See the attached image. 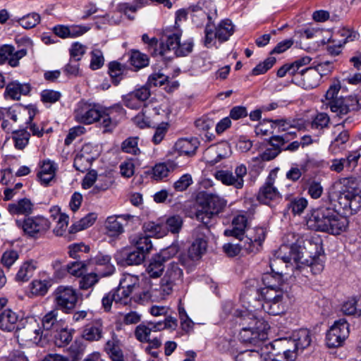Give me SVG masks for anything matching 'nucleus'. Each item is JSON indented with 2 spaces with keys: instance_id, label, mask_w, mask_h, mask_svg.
<instances>
[{
  "instance_id": "obj_32",
  "label": "nucleus",
  "mask_w": 361,
  "mask_h": 361,
  "mask_svg": "<svg viewBox=\"0 0 361 361\" xmlns=\"http://www.w3.org/2000/svg\"><path fill=\"white\" fill-rule=\"evenodd\" d=\"M298 74L301 77L302 85L305 89H313L319 85L321 78L317 70L313 68L302 70Z\"/></svg>"
},
{
  "instance_id": "obj_47",
  "label": "nucleus",
  "mask_w": 361,
  "mask_h": 361,
  "mask_svg": "<svg viewBox=\"0 0 361 361\" xmlns=\"http://www.w3.org/2000/svg\"><path fill=\"white\" fill-rule=\"evenodd\" d=\"M74 330L62 328L59 331L56 329L54 343L58 347H63L68 345L73 339Z\"/></svg>"
},
{
  "instance_id": "obj_30",
  "label": "nucleus",
  "mask_w": 361,
  "mask_h": 361,
  "mask_svg": "<svg viewBox=\"0 0 361 361\" xmlns=\"http://www.w3.org/2000/svg\"><path fill=\"white\" fill-rule=\"evenodd\" d=\"M267 337L266 331H259L257 329H241L239 334L240 340L246 343L257 344Z\"/></svg>"
},
{
  "instance_id": "obj_3",
  "label": "nucleus",
  "mask_w": 361,
  "mask_h": 361,
  "mask_svg": "<svg viewBox=\"0 0 361 361\" xmlns=\"http://www.w3.org/2000/svg\"><path fill=\"white\" fill-rule=\"evenodd\" d=\"M272 279L271 274H265L262 278L265 287L258 290V293L261 309L269 314L277 315L283 312V300L288 295L279 283H271Z\"/></svg>"
},
{
  "instance_id": "obj_29",
  "label": "nucleus",
  "mask_w": 361,
  "mask_h": 361,
  "mask_svg": "<svg viewBox=\"0 0 361 361\" xmlns=\"http://www.w3.org/2000/svg\"><path fill=\"white\" fill-rule=\"evenodd\" d=\"M37 269V262L32 259L27 260L21 264L16 274L15 280L17 282L25 283L31 279Z\"/></svg>"
},
{
  "instance_id": "obj_18",
  "label": "nucleus",
  "mask_w": 361,
  "mask_h": 361,
  "mask_svg": "<svg viewBox=\"0 0 361 361\" xmlns=\"http://www.w3.org/2000/svg\"><path fill=\"white\" fill-rule=\"evenodd\" d=\"M22 322L23 316L11 309H6L0 313V329L4 331H17L18 324H21Z\"/></svg>"
},
{
  "instance_id": "obj_35",
  "label": "nucleus",
  "mask_w": 361,
  "mask_h": 361,
  "mask_svg": "<svg viewBox=\"0 0 361 361\" xmlns=\"http://www.w3.org/2000/svg\"><path fill=\"white\" fill-rule=\"evenodd\" d=\"M202 209L196 212V218L198 221L202 223V225L199 226L195 229V233L207 234L209 232L207 225L210 222L211 218L214 214H210L211 210L209 209L204 204L201 203Z\"/></svg>"
},
{
  "instance_id": "obj_28",
  "label": "nucleus",
  "mask_w": 361,
  "mask_h": 361,
  "mask_svg": "<svg viewBox=\"0 0 361 361\" xmlns=\"http://www.w3.org/2000/svg\"><path fill=\"white\" fill-rule=\"evenodd\" d=\"M53 285L52 279H36L29 284L30 293L32 296H44Z\"/></svg>"
},
{
  "instance_id": "obj_54",
  "label": "nucleus",
  "mask_w": 361,
  "mask_h": 361,
  "mask_svg": "<svg viewBox=\"0 0 361 361\" xmlns=\"http://www.w3.org/2000/svg\"><path fill=\"white\" fill-rule=\"evenodd\" d=\"M119 285L121 288L130 290V293H132L139 286V278L130 274H123L120 280Z\"/></svg>"
},
{
  "instance_id": "obj_46",
  "label": "nucleus",
  "mask_w": 361,
  "mask_h": 361,
  "mask_svg": "<svg viewBox=\"0 0 361 361\" xmlns=\"http://www.w3.org/2000/svg\"><path fill=\"white\" fill-rule=\"evenodd\" d=\"M101 274L96 273L85 274L78 281V286L80 290H88L93 288L99 281Z\"/></svg>"
},
{
  "instance_id": "obj_41",
  "label": "nucleus",
  "mask_w": 361,
  "mask_h": 361,
  "mask_svg": "<svg viewBox=\"0 0 361 361\" xmlns=\"http://www.w3.org/2000/svg\"><path fill=\"white\" fill-rule=\"evenodd\" d=\"M128 61L135 71H138L149 65V59L147 54L138 50H132L130 52Z\"/></svg>"
},
{
  "instance_id": "obj_7",
  "label": "nucleus",
  "mask_w": 361,
  "mask_h": 361,
  "mask_svg": "<svg viewBox=\"0 0 361 361\" xmlns=\"http://www.w3.org/2000/svg\"><path fill=\"white\" fill-rule=\"evenodd\" d=\"M234 31L235 26L229 19L222 20L214 30L207 25L204 29V45L207 48H212L216 46V40L220 43L225 42L229 39Z\"/></svg>"
},
{
  "instance_id": "obj_36",
  "label": "nucleus",
  "mask_w": 361,
  "mask_h": 361,
  "mask_svg": "<svg viewBox=\"0 0 361 361\" xmlns=\"http://www.w3.org/2000/svg\"><path fill=\"white\" fill-rule=\"evenodd\" d=\"M164 262L165 256L164 255V253L153 257L146 268V271L149 276L151 278L159 277L162 274L165 268L164 264Z\"/></svg>"
},
{
  "instance_id": "obj_45",
  "label": "nucleus",
  "mask_w": 361,
  "mask_h": 361,
  "mask_svg": "<svg viewBox=\"0 0 361 361\" xmlns=\"http://www.w3.org/2000/svg\"><path fill=\"white\" fill-rule=\"evenodd\" d=\"M93 260L95 264L106 267V271L104 273H101V276L105 277L114 274L115 267L111 264V257L110 255L99 252L94 257Z\"/></svg>"
},
{
  "instance_id": "obj_48",
  "label": "nucleus",
  "mask_w": 361,
  "mask_h": 361,
  "mask_svg": "<svg viewBox=\"0 0 361 361\" xmlns=\"http://www.w3.org/2000/svg\"><path fill=\"white\" fill-rule=\"evenodd\" d=\"M114 297L115 298V304L118 305H126L131 301L130 290L121 288L120 285L111 290Z\"/></svg>"
},
{
  "instance_id": "obj_64",
  "label": "nucleus",
  "mask_w": 361,
  "mask_h": 361,
  "mask_svg": "<svg viewBox=\"0 0 361 361\" xmlns=\"http://www.w3.org/2000/svg\"><path fill=\"white\" fill-rule=\"evenodd\" d=\"M150 332L145 323L137 325L135 329V336L141 343L149 341Z\"/></svg>"
},
{
  "instance_id": "obj_23",
  "label": "nucleus",
  "mask_w": 361,
  "mask_h": 361,
  "mask_svg": "<svg viewBox=\"0 0 361 361\" xmlns=\"http://www.w3.org/2000/svg\"><path fill=\"white\" fill-rule=\"evenodd\" d=\"M247 226V219L245 215L239 214L235 216L232 221V228L226 229L224 234L226 236H234L242 240Z\"/></svg>"
},
{
  "instance_id": "obj_43",
  "label": "nucleus",
  "mask_w": 361,
  "mask_h": 361,
  "mask_svg": "<svg viewBox=\"0 0 361 361\" xmlns=\"http://www.w3.org/2000/svg\"><path fill=\"white\" fill-rule=\"evenodd\" d=\"M59 310H60L54 307L51 310L49 311L44 315L42 319V325L43 329L51 330L57 329L60 322L58 319Z\"/></svg>"
},
{
  "instance_id": "obj_25",
  "label": "nucleus",
  "mask_w": 361,
  "mask_h": 361,
  "mask_svg": "<svg viewBox=\"0 0 361 361\" xmlns=\"http://www.w3.org/2000/svg\"><path fill=\"white\" fill-rule=\"evenodd\" d=\"M7 209L12 215L28 216L33 212L34 204L30 199L23 198L17 202L9 204Z\"/></svg>"
},
{
  "instance_id": "obj_42",
  "label": "nucleus",
  "mask_w": 361,
  "mask_h": 361,
  "mask_svg": "<svg viewBox=\"0 0 361 361\" xmlns=\"http://www.w3.org/2000/svg\"><path fill=\"white\" fill-rule=\"evenodd\" d=\"M256 235L247 238V243H245L244 247L249 252H254L258 250V247L265 239V231L263 228H257L255 230Z\"/></svg>"
},
{
  "instance_id": "obj_57",
  "label": "nucleus",
  "mask_w": 361,
  "mask_h": 361,
  "mask_svg": "<svg viewBox=\"0 0 361 361\" xmlns=\"http://www.w3.org/2000/svg\"><path fill=\"white\" fill-rule=\"evenodd\" d=\"M308 201L305 197H296L292 200L289 204L288 208L293 214H300L307 208Z\"/></svg>"
},
{
  "instance_id": "obj_61",
  "label": "nucleus",
  "mask_w": 361,
  "mask_h": 361,
  "mask_svg": "<svg viewBox=\"0 0 361 361\" xmlns=\"http://www.w3.org/2000/svg\"><path fill=\"white\" fill-rule=\"evenodd\" d=\"M122 101L126 107L132 109H138L143 105L133 92L123 95L122 97Z\"/></svg>"
},
{
  "instance_id": "obj_40",
  "label": "nucleus",
  "mask_w": 361,
  "mask_h": 361,
  "mask_svg": "<svg viewBox=\"0 0 361 361\" xmlns=\"http://www.w3.org/2000/svg\"><path fill=\"white\" fill-rule=\"evenodd\" d=\"M288 262H284L281 257H278V253L276 252L275 257L270 260V268L272 273H274L276 276L272 275L273 279L271 280L272 284H280V287H282V272L281 266Z\"/></svg>"
},
{
  "instance_id": "obj_62",
  "label": "nucleus",
  "mask_w": 361,
  "mask_h": 361,
  "mask_svg": "<svg viewBox=\"0 0 361 361\" xmlns=\"http://www.w3.org/2000/svg\"><path fill=\"white\" fill-rule=\"evenodd\" d=\"M275 63L276 59L274 57H269L262 63H259L256 67H255L252 71V74L253 75L264 74L270 69Z\"/></svg>"
},
{
  "instance_id": "obj_9",
  "label": "nucleus",
  "mask_w": 361,
  "mask_h": 361,
  "mask_svg": "<svg viewBox=\"0 0 361 361\" xmlns=\"http://www.w3.org/2000/svg\"><path fill=\"white\" fill-rule=\"evenodd\" d=\"M78 298L77 291L72 286H59L53 292L55 307L66 314L75 307Z\"/></svg>"
},
{
  "instance_id": "obj_26",
  "label": "nucleus",
  "mask_w": 361,
  "mask_h": 361,
  "mask_svg": "<svg viewBox=\"0 0 361 361\" xmlns=\"http://www.w3.org/2000/svg\"><path fill=\"white\" fill-rule=\"evenodd\" d=\"M199 142L197 138H180L175 144V149L180 155L192 156L195 154Z\"/></svg>"
},
{
  "instance_id": "obj_20",
  "label": "nucleus",
  "mask_w": 361,
  "mask_h": 361,
  "mask_svg": "<svg viewBox=\"0 0 361 361\" xmlns=\"http://www.w3.org/2000/svg\"><path fill=\"white\" fill-rule=\"evenodd\" d=\"M31 90L29 83H21L18 80L9 82L4 92V97L12 100H19L22 95H27Z\"/></svg>"
},
{
  "instance_id": "obj_13",
  "label": "nucleus",
  "mask_w": 361,
  "mask_h": 361,
  "mask_svg": "<svg viewBox=\"0 0 361 361\" xmlns=\"http://www.w3.org/2000/svg\"><path fill=\"white\" fill-rule=\"evenodd\" d=\"M349 335V326L345 319L336 321L327 331L326 343L329 348L341 346Z\"/></svg>"
},
{
  "instance_id": "obj_10",
  "label": "nucleus",
  "mask_w": 361,
  "mask_h": 361,
  "mask_svg": "<svg viewBox=\"0 0 361 361\" xmlns=\"http://www.w3.org/2000/svg\"><path fill=\"white\" fill-rule=\"evenodd\" d=\"M247 171L245 165L240 164L235 169V175L229 170H218L215 172L214 177L224 185L233 186L239 190L244 186V177L246 176Z\"/></svg>"
},
{
  "instance_id": "obj_27",
  "label": "nucleus",
  "mask_w": 361,
  "mask_h": 361,
  "mask_svg": "<svg viewBox=\"0 0 361 361\" xmlns=\"http://www.w3.org/2000/svg\"><path fill=\"white\" fill-rule=\"evenodd\" d=\"M129 240L137 250L145 255H147L152 249V243L150 237L145 232L131 235L129 238Z\"/></svg>"
},
{
  "instance_id": "obj_53",
  "label": "nucleus",
  "mask_w": 361,
  "mask_h": 361,
  "mask_svg": "<svg viewBox=\"0 0 361 361\" xmlns=\"http://www.w3.org/2000/svg\"><path fill=\"white\" fill-rule=\"evenodd\" d=\"M40 16L37 13H31L17 20L20 26L25 29L35 27L40 23Z\"/></svg>"
},
{
  "instance_id": "obj_51",
  "label": "nucleus",
  "mask_w": 361,
  "mask_h": 361,
  "mask_svg": "<svg viewBox=\"0 0 361 361\" xmlns=\"http://www.w3.org/2000/svg\"><path fill=\"white\" fill-rule=\"evenodd\" d=\"M121 150L125 153L132 154L134 155L140 154L141 151L138 147V137H130L126 139L121 143Z\"/></svg>"
},
{
  "instance_id": "obj_60",
  "label": "nucleus",
  "mask_w": 361,
  "mask_h": 361,
  "mask_svg": "<svg viewBox=\"0 0 361 361\" xmlns=\"http://www.w3.org/2000/svg\"><path fill=\"white\" fill-rule=\"evenodd\" d=\"M116 10L120 13L126 15L129 19H135L134 16H131L132 13H135L139 8L133 1L132 4L130 3H121L118 4Z\"/></svg>"
},
{
  "instance_id": "obj_33",
  "label": "nucleus",
  "mask_w": 361,
  "mask_h": 361,
  "mask_svg": "<svg viewBox=\"0 0 361 361\" xmlns=\"http://www.w3.org/2000/svg\"><path fill=\"white\" fill-rule=\"evenodd\" d=\"M341 35L345 38L338 42V44L329 45L327 47L328 52L334 56L338 55L341 51L342 46L347 42H352L359 37V34L353 30L349 29H343L341 31Z\"/></svg>"
},
{
  "instance_id": "obj_59",
  "label": "nucleus",
  "mask_w": 361,
  "mask_h": 361,
  "mask_svg": "<svg viewBox=\"0 0 361 361\" xmlns=\"http://www.w3.org/2000/svg\"><path fill=\"white\" fill-rule=\"evenodd\" d=\"M277 341L285 348V350H287L290 357L295 360L298 357L299 350L293 338L291 337L289 338H283L277 339Z\"/></svg>"
},
{
  "instance_id": "obj_34",
  "label": "nucleus",
  "mask_w": 361,
  "mask_h": 361,
  "mask_svg": "<svg viewBox=\"0 0 361 361\" xmlns=\"http://www.w3.org/2000/svg\"><path fill=\"white\" fill-rule=\"evenodd\" d=\"M103 324L101 320H96L85 326L82 337L90 341H98L102 337Z\"/></svg>"
},
{
  "instance_id": "obj_55",
  "label": "nucleus",
  "mask_w": 361,
  "mask_h": 361,
  "mask_svg": "<svg viewBox=\"0 0 361 361\" xmlns=\"http://www.w3.org/2000/svg\"><path fill=\"white\" fill-rule=\"evenodd\" d=\"M341 310L346 315L361 314V307L355 298L348 299L342 305Z\"/></svg>"
},
{
  "instance_id": "obj_63",
  "label": "nucleus",
  "mask_w": 361,
  "mask_h": 361,
  "mask_svg": "<svg viewBox=\"0 0 361 361\" xmlns=\"http://www.w3.org/2000/svg\"><path fill=\"white\" fill-rule=\"evenodd\" d=\"M146 255L138 250H133L128 253L125 262L128 265H138L145 260Z\"/></svg>"
},
{
  "instance_id": "obj_31",
  "label": "nucleus",
  "mask_w": 361,
  "mask_h": 361,
  "mask_svg": "<svg viewBox=\"0 0 361 361\" xmlns=\"http://www.w3.org/2000/svg\"><path fill=\"white\" fill-rule=\"evenodd\" d=\"M90 145H85L75 157L73 166L77 171L84 172L87 171L91 164L93 157L88 154Z\"/></svg>"
},
{
  "instance_id": "obj_8",
  "label": "nucleus",
  "mask_w": 361,
  "mask_h": 361,
  "mask_svg": "<svg viewBox=\"0 0 361 361\" xmlns=\"http://www.w3.org/2000/svg\"><path fill=\"white\" fill-rule=\"evenodd\" d=\"M18 228L23 230L25 235L37 239L42 237L49 230L51 223L42 216H29L24 219H16Z\"/></svg>"
},
{
  "instance_id": "obj_16",
  "label": "nucleus",
  "mask_w": 361,
  "mask_h": 361,
  "mask_svg": "<svg viewBox=\"0 0 361 361\" xmlns=\"http://www.w3.org/2000/svg\"><path fill=\"white\" fill-rule=\"evenodd\" d=\"M276 173L271 171L267 177L264 184L259 188L257 200L263 204H268L271 201L281 198L280 192L274 186Z\"/></svg>"
},
{
  "instance_id": "obj_6",
  "label": "nucleus",
  "mask_w": 361,
  "mask_h": 361,
  "mask_svg": "<svg viewBox=\"0 0 361 361\" xmlns=\"http://www.w3.org/2000/svg\"><path fill=\"white\" fill-rule=\"evenodd\" d=\"M182 31L177 27L173 30H166L165 35L166 39L160 44L159 54L162 56H166L168 51H173L176 56H184L192 51L194 46L193 40L188 39L180 42Z\"/></svg>"
},
{
  "instance_id": "obj_44",
  "label": "nucleus",
  "mask_w": 361,
  "mask_h": 361,
  "mask_svg": "<svg viewBox=\"0 0 361 361\" xmlns=\"http://www.w3.org/2000/svg\"><path fill=\"white\" fill-rule=\"evenodd\" d=\"M143 229L145 233H148L147 235L149 237L153 235L157 238H162L167 234L166 227L164 224L154 221L145 223L143 225Z\"/></svg>"
},
{
  "instance_id": "obj_17",
  "label": "nucleus",
  "mask_w": 361,
  "mask_h": 361,
  "mask_svg": "<svg viewBox=\"0 0 361 361\" xmlns=\"http://www.w3.org/2000/svg\"><path fill=\"white\" fill-rule=\"evenodd\" d=\"M27 54V50L25 48L16 51L12 45L0 46V65L7 63L11 67H18L20 65V60Z\"/></svg>"
},
{
  "instance_id": "obj_52",
  "label": "nucleus",
  "mask_w": 361,
  "mask_h": 361,
  "mask_svg": "<svg viewBox=\"0 0 361 361\" xmlns=\"http://www.w3.org/2000/svg\"><path fill=\"white\" fill-rule=\"evenodd\" d=\"M30 134L25 130L13 131V140L15 147L18 149H24L28 144Z\"/></svg>"
},
{
  "instance_id": "obj_15",
  "label": "nucleus",
  "mask_w": 361,
  "mask_h": 361,
  "mask_svg": "<svg viewBox=\"0 0 361 361\" xmlns=\"http://www.w3.org/2000/svg\"><path fill=\"white\" fill-rule=\"evenodd\" d=\"M125 110L119 105L112 107L106 108L101 107L99 112V121L100 126L104 128V132L112 131L118 124L117 114H123Z\"/></svg>"
},
{
  "instance_id": "obj_21",
  "label": "nucleus",
  "mask_w": 361,
  "mask_h": 361,
  "mask_svg": "<svg viewBox=\"0 0 361 361\" xmlns=\"http://www.w3.org/2000/svg\"><path fill=\"white\" fill-rule=\"evenodd\" d=\"M267 352H264L268 356V359L271 361H294L289 353L285 350V348L277 341L275 340L270 343L269 347L267 346Z\"/></svg>"
},
{
  "instance_id": "obj_5",
  "label": "nucleus",
  "mask_w": 361,
  "mask_h": 361,
  "mask_svg": "<svg viewBox=\"0 0 361 361\" xmlns=\"http://www.w3.org/2000/svg\"><path fill=\"white\" fill-rule=\"evenodd\" d=\"M183 276V270L179 267L178 264L174 262H170L166 266L159 288L151 290V297L156 300H164L172 293L173 288L182 281Z\"/></svg>"
},
{
  "instance_id": "obj_11",
  "label": "nucleus",
  "mask_w": 361,
  "mask_h": 361,
  "mask_svg": "<svg viewBox=\"0 0 361 361\" xmlns=\"http://www.w3.org/2000/svg\"><path fill=\"white\" fill-rule=\"evenodd\" d=\"M23 325L16 331V336L18 340L25 343H39L43 336V330L39 324L33 319L21 322Z\"/></svg>"
},
{
  "instance_id": "obj_58",
  "label": "nucleus",
  "mask_w": 361,
  "mask_h": 361,
  "mask_svg": "<svg viewBox=\"0 0 361 361\" xmlns=\"http://www.w3.org/2000/svg\"><path fill=\"white\" fill-rule=\"evenodd\" d=\"M167 231L172 233H178L183 226V219L180 215H173L169 216L166 221Z\"/></svg>"
},
{
  "instance_id": "obj_2",
  "label": "nucleus",
  "mask_w": 361,
  "mask_h": 361,
  "mask_svg": "<svg viewBox=\"0 0 361 361\" xmlns=\"http://www.w3.org/2000/svg\"><path fill=\"white\" fill-rule=\"evenodd\" d=\"M321 251L322 245L319 243V239L305 235L298 237L290 247L283 245L276 252L278 257H281L284 262L290 263L292 261L299 262L305 254L310 257L319 255Z\"/></svg>"
},
{
  "instance_id": "obj_4",
  "label": "nucleus",
  "mask_w": 361,
  "mask_h": 361,
  "mask_svg": "<svg viewBox=\"0 0 361 361\" xmlns=\"http://www.w3.org/2000/svg\"><path fill=\"white\" fill-rule=\"evenodd\" d=\"M341 90V84L338 81L334 82L330 85L326 92V104L333 113L338 117L346 115L350 111H357L360 106L356 98L349 97L345 99L338 98V94Z\"/></svg>"
},
{
  "instance_id": "obj_49",
  "label": "nucleus",
  "mask_w": 361,
  "mask_h": 361,
  "mask_svg": "<svg viewBox=\"0 0 361 361\" xmlns=\"http://www.w3.org/2000/svg\"><path fill=\"white\" fill-rule=\"evenodd\" d=\"M97 218V215L95 213H90L87 214L80 221L73 224V226L71 227V232H78L91 226L93 225Z\"/></svg>"
},
{
  "instance_id": "obj_22",
  "label": "nucleus",
  "mask_w": 361,
  "mask_h": 361,
  "mask_svg": "<svg viewBox=\"0 0 361 361\" xmlns=\"http://www.w3.org/2000/svg\"><path fill=\"white\" fill-rule=\"evenodd\" d=\"M239 324L247 329H257L259 331H266L267 324L262 319L250 312H244L240 317Z\"/></svg>"
},
{
  "instance_id": "obj_50",
  "label": "nucleus",
  "mask_w": 361,
  "mask_h": 361,
  "mask_svg": "<svg viewBox=\"0 0 361 361\" xmlns=\"http://www.w3.org/2000/svg\"><path fill=\"white\" fill-rule=\"evenodd\" d=\"M125 70V66L117 61H112L109 64V73L116 85L121 80Z\"/></svg>"
},
{
  "instance_id": "obj_37",
  "label": "nucleus",
  "mask_w": 361,
  "mask_h": 361,
  "mask_svg": "<svg viewBox=\"0 0 361 361\" xmlns=\"http://www.w3.org/2000/svg\"><path fill=\"white\" fill-rule=\"evenodd\" d=\"M291 338L295 341L299 351H302L305 348H307L312 342L311 334L306 329L295 331Z\"/></svg>"
},
{
  "instance_id": "obj_19",
  "label": "nucleus",
  "mask_w": 361,
  "mask_h": 361,
  "mask_svg": "<svg viewBox=\"0 0 361 361\" xmlns=\"http://www.w3.org/2000/svg\"><path fill=\"white\" fill-rule=\"evenodd\" d=\"M204 204L209 209L210 214H218L220 213L227 204V201L216 193L204 192L200 193Z\"/></svg>"
},
{
  "instance_id": "obj_39",
  "label": "nucleus",
  "mask_w": 361,
  "mask_h": 361,
  "mask_svg": "<svg viewBox=\"0 0 361 361\" xmlns=\"http://www.w3.org/2000/svg\"><path fill=\"white\" fill-rule=\"evenodd\" d=\"M178 164L174 161H169L166 163H159L153 168V177L156 180H161L166 177L169 172L178 168Z\"/></svg>"
},
{
  "instance_id": "obj_1",
  "label": "nucleus",
  "mask_w": 361,
  "mask_h": 361,
  "mask_svg": "<svg viewBox=\"0 0 361 361\" xmlns=\"http://www.w3.org/2000/svg\"><path fill=\"white\" fill-rule=\"evenodd\" d=\"M334 199L345 214L357 213L361 209V189L355 178H343L333 184L328 196L329 203L312 209L307 217L309 228L331 235H339L347 229L348 219L331 206Z\"/></svg>"
},
{
  "instance_id": "obj_14",
  "label": "nucleus",
  "mask_w": 361,
  "mask_h": 361,
  "mask_svg": "<svg viewBox=\"0 0 361 361\" xmlns=\"http://www.w3.org/2000/svg\"><path fill=\"white\" fill-rule=\"evenodd\" d=\"M101 107L95 104L80 102L74 112L75 119L83 124H92L99 120Z\"/></svg>"
},
{
  "instance_id": "obj_38",
  "label": "nucleus",
  "mask_w": 361,
  "mask_h": 361,
  "mask_svg": "<svg viewBox=\"0 0 361 361\" xmlns=\"http://www.w3.org/2000/svg\"><path fill=\"white\" fill-rule=\"evenodd\" d=\"M129 215H121L118 216H109L106 221L105 226L110 235L116 236L123 233L124 228L123 224L118 220L122 218L127 220Z\"/></svg>"
},
{
  "instance_id": "obj_24",
  "label": "nucleus",
  "mask_w": 361,
  "mask_h": 361,
  "mask_svg": "<svg viewBox=\"0 0 361 361\" xmlns=\"http://www.w3.org/2000/svg\"><path fill=\"white\" fill-rule=\"evenodd\" d=\"M57 164L50 160L43 161L37 176L42 184L47 186L54 178L57 171Z\"/></svg>"
},
{
  "instance_id": "obj_12",
  "label": "nucleus",
  "mask_w": 361,
  "mask_h": 361,
  "mask_svg": "<svg viewBox=\"0 0 361 361\" xmlns=\"http://www.w3.org/2000/svg\"><path fill=\"white\" fill-rule=\"evenodd\" d=\"M195 239L188 249V255L180 257V263L185 267H190L193 262L199 260L206 252L207 241L206 234L195 233Z\"/></svg>"
},
{
  "instance_id": "obj_56",
  "label": "nucleus",
  "mask_w": 361,
  "mask_h": 361,
  "mask_svg": "<svg viewBox=\"0 0 361 361\" xmlns=\"http://www.w3.org/2000/svg\"><path fill=\"white\" fill-rule=\"evenodd\" d=\"M67 271L79 279L85 274L87 271V264L83 261H76L67 265Z\"/></svg>"
}]
</instances>
